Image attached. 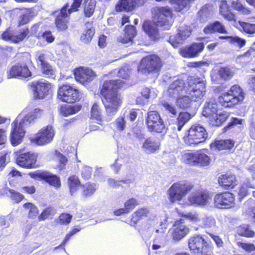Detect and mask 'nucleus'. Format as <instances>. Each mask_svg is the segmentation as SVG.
<instances>
[{
  "label": "nucleus",
  "mask_w": 255,
  "mask_h": 255,
  "mask_svg": "<svg viewBox=\"0 0 255 255\" xmlns=\"http://www.w3.org/2000/svg\"><path fill=\"white\" fill-rule=\"evenodd\" d=\"M125 81L118 80L105 81L100 90V94L106 112L109 115H115L122 104V99L118 93Z\"/></svg>",
  "instance_id": "nucleus-1"
},
{
  "label": "nucleus",
  "mask_w": 255,
  "mask_h": 255,
  "mask_svg": "<svg viewBox=\"0 0 255 255\" xmlns=\"http://www.w3.org/2000/svg\"><path fill=\"white\" fill-rule=\"evenodd\" d=\"M206 88V82L200 77L191 76L187 86L186 93L188 96H178L176 100V106L181 109L190 108L192 102L199 101L205 96Z\"/></svg>",
  "instance_id": "nucleus-2"
},
{
  "label": "nucleus",
  "mask_w": 255,
  "mask_h": 255,
  "mask_svg": "<svg viewBox=\"0 0 255 255\" xmlns=\"http://www.w3.org/2000/svg\"><path fill=\"white\" fill-rule=\"evenodd\" d=\"M43 114V110L40 108H35L32 111L25 115L22 119L16 118L11 124V129L10 133V141L13 146H16L22 142L25 134V128L31 123L40 118Z\"/></svg>",
  "instance_id": "nucleus-3"
},
{
  "label": "nucleus",
  "mask_w": 255,
  "mask_h": 255,
  "mask_svg": "<svg viewBox=\"0 0 255 255\" xmlns=\"http://www.w3.org/2000/svg\"><path fill=\"white\" fill-rule=\"evenodd\" d=\"M154 11V23L146 21L142 25L144 31L152 38H156L158 35L157 26H162L167 24L169 22L168 18L172 16V11L169 7H157Z\"/></svg>",
  "instance_id": "nucleus-4"
},
{
  "label": "nucleus",
  "mask_w": 255,
  "mask_h": 255,
  "mask_svg": "<svg viewBox=\"0 0 255 255\" xmlns=\"http://www.w3.org/2000/svg\"><path fill=\"white\" fill-rule=\"evenodd\" d=\"M245 98L243 89L237 84L231 87L227 92H223L218 97L219 104L226 109H232L243 103Z\"/></svg>",
  "instance_id": "nucleus-5"
},
{
  "label": "nucleus",
  "mask_w": 255,
  "mask_h": 255,
  "mask_svg": "<svg viewBox=\"0 0 255 255\" xmlns=\"http://www.w3.org/2000/svg\"><path fill=\"white\" fill-rule=\"evenodd\" d=\"M82 1L83 0H73L69 8V4L68 2L62 6L54 20V23L58 31H64L68 29L70 14L79 10Z\"/></svg>",
  "instance_id": "nucleus-6"
},
{
  "label": "nucleus",
  "mask_w": 255,
  "mask_h": 255,
  "mask_svg": "<svg viewBox=\"0 0 255 255\" xmlns=\"http://www.w3.org/2000/svg\"><path fill=\"white\" fill-rule=\"evenodd\" d=\"M208 133L206 128L200 124H195L185 131L182 137L184 143L189 146H195L204 142Z\"/></svg>",
  "instance_id": "nucleus-7"
},
{
  "label": "nucleus",
  "mask_w": 255,
  "mask_h": 255,
  "mask_svg": "<svg viewBox=\"0 0 255 255\" xmlns=\"http://www.w3.org/2000/svg\"><path fill=\"white\" fill-rule=\"evenodd\" d=\"M194 188V185L187 181H177L169 187L167 191L169 201L173 203L180 201Z\"/></svg>",
  "instance_id": "nucleus-8"
},
{
  "label": "nucleus",
  "mask_w": 255,
  "mask_h": 255,
  "mask_svg": "<svg viewBox=\"0 0 255 255\" xmlns=\"http://www.w3.org/2000/svg\"><path fill=\"white\" fill-rule=\"evenodd\" d=\"M147 130L153 134H164L167 130L165 122L157 111H149L145 118Z\"/></svg>",
  "instance_id": "nucleus-9"
},
{
  "label": "nucleus",
  "mask_w": 255,
  "mask_h": 255,
  "mask_svg": "<svg viewBox=\"0 0 255 255\" xmlns=\"http://www.w3.org/2000/svg\"><path fill=\"white\" fill-rule=\"evenodd\" d=\"M164 64V62L157 55L151 54L144 56L140 60L138 66V71L144 74H149L160 72Z\"/></svg>",
  "instance_id": "nucleus-10"
},
{
  "label": "nucleus",
  "mask_w": 255,
  "mask_h": 255,
  "mask_svg": "<svg viewBox=\"0 0 255 255\" xmlns=\"http://www.w3.org/2000/svg\"><path fill=\"white\" fill-rule=\"evenodd\" d=\"M188 247L191 253L196 255H200L204 252H210L213 249V245L210 240L198 234L193 235L188 239Z\"/></svg>",
  "instance_id": "nucleus-11"
},
{
  "label": "nucleus",
  "mask_w": 255,
  "mask_h": 255,
  "mask_svg": "<svg viewBox=\"0 0 255 255\" xmlns=\"http://www.w3.org/2000/svg\"><path fill=\"white\" fill-rule=\"evenodd\" d=\"M57 99L62 102L73 104L81 99L80 92L70 84H62L58 87Z\"/></svg>",
  "instance_id": "nucleus-12"
},
{
  "label": "nucleus",
  "mask_w": 255,
  "mask_h": 255,
  "mask_svg": "<svg viewBox=\"0 0 255 255\" xmlns=\"http://www.w3.org/2000/svg\"><path fill=\"white\" fill-rule=\"evenodd\" d=\"M14 156L15 163L21 167L32 169L38 166L36 163L38 157L37 153L19 150L15 152Z\"/></svg>",
  "instance_id": "nucleus-13"
},
{
  "label": "nucleus",
  "mask_w": 255,
  "mask_h": 255,
  "mask_svg": "<svg viewBox=\"0 0 255 255\" xmlns=\"http://www.w3.org/2000/svg\"><path fill=\"white\" fill-rule=\"evenodd\" d=\"M28 175L35 180L43 181L56 189L61 186L60 178L59 176L52 172L44 170H37L28 173Z\"/></svg>",
  "instance_id": "nucleus-14"
},
{
  "label": "nucleus",
  "mask_w": 255,
  "mask_h": 255,
  "mask_svg": "<svg viewBox=\"0 0 255 255\" xmlns=\"http://www.w3.org/2000/svg\"><path fill=\"white\" fill-rule=\"evenodd\" d=\"M35 100H43L49 95L52 88V85L48 81L41 80L33 81L29 84Z\"/></svg>",
  "instance_id": "nucleus-15"
},
{
  "label": "nucleus",
  "mask_w": 255,
  "mask_h": 255,
  "mask_svg": "<svg viewBox=\"0 0 255 255\" xmlns=\"http://www.w3.org/2000/svg\"><path fill=\"white\" fill-rule=\"evenodd\" d=\"M236 196L232 192L224 191L215 194L213 203L218 209H229L235 207Z\"/></svg>",
  "instance_id": "nucleus-16"
},
{
  "label": "nucleus",
  "mask_w": 255,
  "mask_h": 255,
  "mask_svg": "<svg viewBox=\"0 0 255 255\" xmlns=\"http://www.w3.org/2000/svg\"><path fill=\"white\" fill-rule=\"evenodd\" d=\"M55 135L53 127L47 125L41 128L31 138V142L39 146H43L51 142Z\"/></svg>",
  "instance_id": "nucleus-17"
},
{
  "label": "nucleus",
  "mask_w": 255,
  "mask_h": 255,
  "mask_svg": "<svg viewBox=\"0 0 255 255\" xmlns=\"http://www.w3.org/2000/svg\"><path fill=\"white\" fill-rule=\"evenodd\" d=\"M7 78L23 79L31 77L32 73L25 62H18L11 66L6 72Z\"/></svg>",
  "instance_id": "nucleus-18"
},
{
  "label": "nucleus",
  "mask_w": 255,
  "mask_h": 255,
  "mask_svg": "<svg viewBox=\"0 0 255 255\" xmlns=\"http://www.w3.org/2000/svg\"><path fill=\"white\" fill-rule=\"evenodd\" d=\"M189 231V227L185 224V222L182 218L176 220L169 230L171 238L174 242L182 239L188 234Z\"/></svg>",
  "instance_id": "nucleus-19"
},
{
  "label": "nucleus",
  "mask_w": 255,
  "mask_h": 255,
  "mask_svg": "<svg viewBox=\"0 0 255 255\" xmlns=\"http://www.w3.org/2000/svg\"><path fill=\"white\" fill-rule=\"evenodd\" d=\"M211 198L210 192L206 189L200 188L195 190L188 197V201L191 205L205 206Z\"/></svg>",
  "instance_id": "nucleus-20"
},
{
  "label": "nucleus",
  "mask_w": 255,
  "mask_h": 255,
  "mask_svg": "<svg viewBox=\"0 0 255 255\" xmlns=\"http://www.w3.org/2000/svg\"><path fill=\"white\" fill-rule=\"evenodd\" d=\"M35 60L38 68L44 76H52L54 74L53 66L48 62L46 55L40 51L36 52Z\"/></svg>",
  "instance_id": "nucleus-21"
},
{
  "label": "nucleus",
  "mask_w": 255,
  "mask_h": 255,
  "mask_svg": "<svg viewBox=\"0 0 255 255\" xmlns=\"http://www.w3.org/2000/svg\"><path fill=\"white\" fill-rule=\"evenodd\" d=\"M75 80L83 85L88 84L92 81L96 75L93 70L89 68L79 67L74 71Z\"/></svg>",
  "instance_id": "nucleus-22"
},
{
  "label": "nucleus",
  "mask_w": 255,
  "mask_h": 255,
  "mask_svg": "<svg viewBox=\"0 0 255 255\" xmlns=\"http://www.w3.org/2000/svg\"><path fill=\"white\" fill-rule=\"evenodd\" d=\"M218 182L222 189L226 190H232L238 184L236 175L228 173L221 174L218 177Z\"/></svg>",
  "instance_id": "nucleus-23"
},
{
  "label": "nucleus",
  "mask_w": 255,
  "mask_h": 255,
  "mask_svg": "<svg viewBox=\"0 0 255 255\" xmlns=\"http://www.w3.org/2000/svg\"><path fill=\"white\" fill-rule=\"evenodd\" d=\"M190 76L187 77L186 82L182 79H177L173 81L168 90L169 95L170 97H175V96H178L184 91L187 92L188 80Z\"/></svg>",
  "instance_id": "nucleus-24"
},
{
  "label": "nucleus",
  "mask_w": 255,
  "mask_h": 255,
  "mask_svg": "<svg viewBox=\"0 0 255 255\" xmlns=\"http://www.w3.org/2000/svg\"><path fill=\"white\" fill-rule=\"evenodd\" d=\"M204 44L202 42L193 43L188 46H186L180 50L181 55L184 58H194L203 51Z\"/></svg>",
  "instance_id": "nucleus-25"
},
{
  "label": "nucleus",
  "mask_w": 255,
  "mask_h": 255,
  "mask_svg": "<svg viewBox=\"0 0 255 255\" xmlns=\"http://www.w3.org/2000/svg\"><path fill=\"white\" fill-rule=\"evenodd\" d=\"M235 141L231 139H215L209 145L211 149L217 151H230L233 149Z\"/></svg>",
  "instance_id": "nucleus-26"
},
{
  "label": "nucleus",
  "mask_w": 255,
  "mask_h": 255,
  "mask_svg": "<svg viewBox=\"0 0 255 255\" xmlns=\"http://www.w3.org/2000/svg\"><path fill=\"white\" fill-rule=\"evenodd\" d=\"M150 210L147 207H140L136 209L130 216L129 225L136 228L137 223L140 221L149 217Z\"/></svg>",
  "instance_id": "nucleus-27"
},
{
  "label": "nucleus",
  "mask_w": 255,
  "mask_h": 255,
  "mask_svg": "<svg viewBox=\"0 0 255 255\" xmlns=\"http://www.w3.org/2000/svg\"><path fill=\"white\" fill-rule=\"evenodd\" d=\"M211 162L212 158L208 149L202 148L197 151L196 166L207 167L210 165Z\"/></svg>",
  "instance_id": "nucleus-28"
},
{
  "label": "nucleus",
  "mask_w": 255,
  "mask_h": 255,
  "mask_svg": "<svg viewBox=\"0 0 255 255\" xmlns=\"http://www.w3.org/2000/svg\"><path fill=\"white\" fill-rule=\"evenodd\" d=\"M123 36L119 38V42L123 44L132 43L134 37L137 34L136 28L132 25H127L124 30Z\"/></svg>",
  "instance_id": "nucleus-29"
},
{
  "label": "nucleus",
  "mask_w": 255,
  "mask_h": 255,
  "mask_svg": "<svg viewBox=\"0 0 255 255\" xmlns=\"http://www.w3.org/2000/svg\"><path fill=\"white\" fill-rule=\"evenodd\" d=\"M137 7L134 0H119L115 5V10L117 12H130Z\"/></svg>",
  "instance_id": "nucleus-30"
},
{
  "label": "nucleus",
  "mask_w": 255,
  "mask_h": 255,
  "mask_svg": "<svg viewBox=\"0 0 255 255\" xmlns=\"http://www.w3.org/2000/svg\"><path fill=\"white\" fill-rule=\"evenodd\" d=\"M220 14L227 20L229 21H235V14L231 11L228 0H221L219 5Z\"/></svg>",
  "instance_id": "nucleus-31"
},
{
  "label": "nucleus",
  "mask_w": 255,
  "mask_h": 255,
  "mask_svg": "<svg viewBox=\"0 0 255 255\" xmlns=\"http://www.w3.org/2000/svg\"><path fill=\"white\" fill-rule=\"evenodd\" d=\"M160 141L154 137L147 138L142 144V148L147 152L152 153L160 148Z\"/></svg>",
  "instance_id": "nucleus-32"
},
{
  "label": "nucleus",
  "mask_w": 255,
  "mask_h": 255,
  "mask_svg": "<svg viewBox=\"0 0 255 255\" xmlns=\"http://www.w3.org/2000/svg\"><path fill=\"white\" fill-rule=\"evenodd\" d=\"M203 31L206 34L216 32L222 34L227 33L225 26L219 21L209 23L204 28Z\"/></svg>",
  "instance_id": "nucleus-33"
},
{
  "label": "nucleus",
  "mask_w": 255,
  "mask_h": 255,
  "mask_svg": "<svg viewBox=\"0 0 255 255\" xmlns=\"http://www.w3.org/2000/svg\"><path fill=\"white\" fill-rule=\"evenodd\" d=\"M82 108L81 105L77 104L72 106L62 105L60 106L59 112L64 117H67L79 112Z\"/></svg>",
  "instance_id": "nucleus-34"
},
{
  "label": "nucleus",
  "mask_w": 255,
  "mask_h": 255,
  "mask_svg": "<svg viewBox=\"0 0 255 255\" xmlns=\"http://www.w3.org/2000/svg\"><path fill=\"white\" fill-rule=\"evenodd\" d=\"M4 194H7L8 196L15 204H18L25 199L24 196L20 192L8 187L6 185L2 189Z\"/></svg>",
  "instance_id": "nucleus-35"
},
{
  "label": "nucleus",
  "mask_w": 255,
  "mask_h": 255,
  "mask_svg": "<svg viewBox=\"0 0 255 255\" xmlns=\"http://www.w3.org/2000/svg\"><path fill=\"white\" fill-rule=\"evenodd\" d=\"M90 119L94 120L97 124L102 125L103 122L102 110L97 103H95L91 107Z\"/></svg>",
  "instance_id": "nucleus-36"
},
{
  "label": "nucleus",
  "mask_w": 255,
  "mask_h": 255,
  "mask_svg": "<svg viewBox=\"0 0 255 255\" xmlns=\"http://www.w3.org/2000/svg\"><path fill=\"white\" fill-rule=\"evenodd\" d=\"M197 151L193 152L186 150L181 152V161L189 165L196 166Z\"/></svg>",
  "instance_id": "nucleus-37"
},
{
  "label": "nucleus",
  "mask_w": 255,
  "mask_h": 255,
  "mask_svg": "<svg viewBox=\"0 0 255 255\" xmlns=\"http://www.w3.org/2000/svg\"><path fill=\"white\" fill-rule=\"evenodd\" d=\"M218 112V105L217 103L213 101H210L207 102L205 105L203 111L202 115L206 118L212 117Z\"/></svg>",
  "instance_id": "nucleus-38"
},
{
  "label": "nucleus",
  "mask_w": 255,
  "mask_h": 255,
  "mask_svg": "<svg viewBox=\"0 0 255 255\" xmlns=\"http://www.w3.org/2000/svg\"><path fill=\"white\" fill-rule=\"evenodd\" d=\"M67 184L71 194H73L82 187L79 177L75 175H70L67 179Z\"/></svg>",
  "instance_id": "nucleus-39"
},
{
  "label": "nucleus",
  "mask_w": 255,
  "mask_h": 255,
  "mask_svg": "<svg viewBox=\"0 0 255 255\" xmlns=\"http://www.w3.org/2000/svg\"><path fill=\"white\" fill-rule=\"evenodd\" d=\"M97 2L96 0H84L83 3V13L85 17H91L96 7Z\"/></svg>",
  "instance_id": "nucleus-40"
},
{
  "label": "nucleus",
  "mask_w": 255,
  "mask_h": 255,
  "mask_svg": "<svg viewBox=\"0 0 255 255\" xmlns=\"http://www.w3.org/2000/svg\"><path fill=\"white\" fill-rule=\"evenodd\" d=\"M192 118L191 114L187 112H181L179 113L176 119V124L177 130L180 131L185 125Z\"/></svg>",
  "instance_id": "nucleus-41"
},
{
  "label": "nucleus",
  "mask_w": 255,
  "mask_h": 255,
  "mask_svg": "<svg viewBox=\"0 0 255 255\" xmlns=\"http://www.w3.org/2000/svg\"><path fill=\"white\" fill-rule=\"evenodd\" d=\"M82 195L84 198L92 196L96 192L97 186L96 183L88 182L82 185Z\"/></svg>",
  "instance_id": "nucleus-42"
},
{
  "label": "nucleus",
  "mask_w": 255,
  "mask_h": 255,
  "mask_svg": "<svg viewBox=\"0 0 255 255\" xmlns=\"http://www.w3.org/2000/svg\"><path fill=\"white\" fill-rule=\"evenodd\" d=\"M238 233L240 236L247 238H253L255 235V232L251 229L249 224H244L239 226Z\"/></svg>",
  "instance_id": "nucleus-43"
},
{
  "label": "nucleus",
  "mask_w": 255,
  "mask_h": 255,
  "mask_svg": "<svg viewBox=\"0 0 255 255\" xmlns=\"http://www.w3.org/2000/svg\"><path fill=\"white\" fill-rule=\"evenodd\" d=\"M23 208L28 210V217L34 219L38 216L39 210L37 207L31 202H26L23 205Z\"/></svg>",
  "instance_id": "nucleus-44"
},
{
  "label": "nucleus",
  "mask_w": 255,
  "mask_h": 255,
  "mask_svg": "<svg viewBox=\"0 0 255 255\" xmlns=\"http://www.w3.org/2000/svg\"><path fill=\"white\" fill-rule=\"evenodd\" d=\"M231 5L234 10L241 12L244 15L250 14L252 12V9L245 6L239 0L232 1Z\"/></svg>",
  "instance_id": "nucleus-45"
},
{
  "label": "nucleus",
  "mask_w": 255,
  "mask_h": 255,
  "mask_svg": "<svg viewBox=\"0 0 255 255\" xmlns=\"http://www.w3.org/2000/svg\"><path fill=\"white\" fill-rule=\"evenodd\" d=\"M73 218L72 215L63 212L55 219V222L60 225H67L70 224Z\"/></svg>",
  "instance_id": "nucleus-46"
},
{
  "label": "nucleus",
  "mask_w": 255,
  "mask_h": 255,
  "mask_svg": "<svg viewBox=\"0 0 255 255\" xmlns=\"http://www.w3.org/2000/svg\"><path fill=\"white\" fill-rule=\"evenodd\" d=\"M41 22H39L33 24L29 30V36H33L40 40V37L43 32L42 27L41 26Z\"/></svg>",
  "instance_id": "nucleus-47"
},
{
  "label": "nucleus",
  "mask_w": 255,
  "mask_h": 255,
  "mask_svg": "<svg viewBox=\"0 0 255 255\" xmlns=\"http://www.w3.org/2000/svg\"><path fill=\"white\" fill-rule=\"evenodd\" d=\"M216 117L214 119V124L215 126L219 127L225 122L229 117L230 114L226 111H222L219 113L215 114Z\"/></svg>",
  "instance_id": "nucleus-48"
},
{
  "label": "nucleus",
  "mask_w": 255,
  "mask_h": 255,
  "mask_svg": "<svg viewBox=\"0 0 255 255\" xmlns=\"http://www.w3.org/2000/svg\"><path fill=\"white\" fill-rule=\"evenodd\" d=\"M239 24L242 32L250 35L255 34V23L240 21Z\"/></svg>",
  "instance_id": "nucleus-49"
},
{
  "label": "nucleus",
  "mask_w": 255,
  "mask_h": 255,
  "mask_svg": "<svg viewBox=\"0 0 255 255\" xmlns=\"http://www.w3.org/2000/svg\"><path fill=\"white\" fill-rule=\"evenodd\" d=\"M239 58L244 62L250 63L255 59V48H250Z\"/></svg>",
  "instance_id": "nucleus-50"
},
{
  "label": "nucleus",
  "mask_w": 255,
  "mask_h": 255,
  "mask_svg": "<svg viewBox=\"0 0 255 255\" xmlns=\"http://www.w3.org/2000/svg\"><path fill=\"white\" fill-rule=\"evenodd\" d=\"M95 32V28L91 27L84 31L80 37L81 40L85 43L90 42Z\"/></svg>",
  "instance_id": "nucleus-51"
},
{
  "label": "nucleus",
  "mask_w": 255,
  "mask_h": 255,
  "mask_svg": "<svg viewBox=\"0 0 255 255\" xmlns=\"http://www.w3.org/2000/svg\"><path fill=\"white\" fill-rule=\"evenodd\" d=\"M243 122L244 120L243 119H239L236 117H232L230 121L224 128L223 130L224 131H227L228 130L233 129L238 125H243Z\"/></svg>",
  "instance_id": "nucleus-52"
},
{
  "label": "nucleus",
  "mask_w": 255,
  "mask_h": 255,
  "mask_svg": "<svg viewBox=\"0 0 255 255\" xmlns=\"http://www.w3.org/2000/svg\"><path fill=\"white\" fill-rule=\"evenodd\" d=\"M178 215L180 217L188 220L192 222H197L200 220L198 213L195 212H190L187 213L180 212H178Z\"/></svg>",
  "instance_id": "nucleus-53"
},
{
  "label": "nucleus",
  "mask_w": 255,
  "mask_h": 255,
  "mask_svg": "<svg viewBox=\"0 0 255 255\" xmlns=\"http://www.w3.org/2000/svg\"><path fill=\"white\" fill-rule=\"evenodd\" d=\"M29 33V29L28 27H25L20 30L19 32L14 35V43H17L25 39Z\"/></svg>",
  "instance_id": "nucleus-54"
},
{
  "label": "nucleus",
  "mask_w": 255,
  "mask_h": 255,
  "mask_svg": "<svg viewBox=\"0 0 255 255\" xmlns=\"http://www.w3.org/2000/svg\"><path fill=\"white\" fill-rule=\"evenodd\" d=\"M139 205L137 199L134 198H130L127 200L124 204V207L127 209L128 213H130L133 209Z\"/></svg>",
  "instance_id": "nucleus-55"
},
{
  "label": "nucleus",
  "mask_w": 255,
  "mask_h": 255,
  "mask_svg": "<svg viewBox=\"0 0 255 255\" xmlns=\"http://www.w3.org/2000/svg\"><path fill=\"white\" fill-rule=\"evenodd\" d=\"M54 213L53 207L51 206L47 207L44 208L41 213L38 215V220L39 221L45 220Z\"/></svg>",
  "instance_id": "nucleus-56"
},
{
  "label": "nucleus",
  "mask_w": 255,
  "mask_h": 255,
  "mask_svg": "<svg viewBox=\"0 0 255 255\" xmlns=\"http://www.w3.org/2000/svg\"><path fill=\"white\" fill-rule=\"evenodd\" d=\"M43 40L47 43H52L55 39V37L53 35L50 30H44L40 37V40Z\"/></svg>",
  "instance_id": "nucleus-57"
},
{
  "label": "nucleus",
  "mask_w": 255,
  "mask_h": 255,
  "mask_svg": "<svg viewBox=\"0 0 255 255\" xmlns=\"http://www.w3.org/2000/svg\"><path fill=\"white\" fill-rule=\"evenodd\" d=\"M1 39L4 41H10L14 43V35L10 27L7 28L1 34Z\"/></svg>",
  "instance_id": "nucleus-58"
},
{
  "label": "nucleus",
  "mask_w": 255,
  "mask_h": 255,
  "mask_svg": "<svg viewBox=\"0 0 255 255\" xmlns=\"http://www.w3.org/2000/svg\"><path fill=\"white\" fill-rule=\"evenodd\" d=\"M173 3L175 5V9L177 12H180L187 5L188 0H172Z\"/></svg>",
  "instance_id": "nucleus-59"
},
{
  "label": "nucleus",
  "mask_w": 255,
  "mask_h": 255,
  "mask_svg": "<svg viewBox=\"0 0 255 255\" xmlns=\"http://www.w3.org/2000/svg\"><path fill=\"white\" fill-rule=\"evenodd\" d=\"M108 182L110 186L114 188L120 186L121 185L120 183H123L124 184H128L131 183L132 181L129 179L116 180L114 179L110 178L108 179Z\"/></svg>",
  "instance_id": "nucleus-60"
},
{
  "label": "nucleus",
  "mask_w": 255,
  "mask_h": 255,
  "mask_svg": "<svg viewBox=\"0 0 255 255\" xmlns=\"http://www.w3.org/2000/svg\"><path fill=\"white\" fill-rule=\"evenodd\" d=\"M191 31L187 27H182L179 30L177 35L181 40L186 39L191 34Z\"/></svg>",
  "instance_id": "nucleus-61"
},
{
  "label": "nucleus",
  "mask_w": 255,
  "mask_h": 255,
  "mask_svg": "<svg viewBox=\"0 0 255 255\" xmlns=\"http://www.w3.org/2000/svg\"><path fill=\"white\" fill-rule=\"evenodd\" d=\"M126 122L124 116L119 117L115 122L116 128L118 130L123 131L126 127Z\"/></svg>",
  "instance_id": "nucleus-62"
},
{
  "label": "nucleus",
  "mask_w": 255,
  "mask_h": 255,
  "mask_svg": "<svg viewBox=\"0 0 255 255\" xmlns=\"http://www.w3.org/2000/svg\"><path fill=\"white\" fill-rule=\"evenodd\" d=\"M92 167L84 165L81 170V176L84 180L89 179L92 176Z\"/></svg>",
  "instance_id": "nucleus-63"
},
{
  "label": "nucleus",
  "mask_w": 255,
  "mask_h": 255,
  "mask_svg": "<svg viewBox=\"0 0 255 255\" xmlns=\"http://www.w3.org/2000/svg\"><path fill=\"white\" fill-rule=\"evenodd\" d=\"M238 246L247 252H253L255 251V246L253 243L238 242L237 243Z\"/></svg>",
  "instance_id": "nucleus-64"
}]
</instances>
